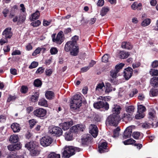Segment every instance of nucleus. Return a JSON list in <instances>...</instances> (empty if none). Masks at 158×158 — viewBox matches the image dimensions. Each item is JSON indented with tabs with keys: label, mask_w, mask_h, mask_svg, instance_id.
Segmentation results:
<instances>
[{
	"label": "nucleus",
	"mask_w": 158,
	"mask_h": 158,
	"mask_svg": "<svg viewBox=\"0 0 158 158\" xmlns=\"http://www.w3.org/2000/svg\"><path fill=\"white\" fill-rule=\"evenodd\" d=\"M84 126L82 124H77L73 126L70 129L71 131L73 132H76L78 131H83Z\"/></svg>",
	"instance_id": "15"
},
{
	"label": "nucleus",
	"mask_w": 158,
	"mask_h": 158,
	"mask_svg": "<svg viewBox=\"0 0 158 158\" xmlns=\"http://www.w3.org/2000/svg\"><path fill=\"white\" fill-rule=\"evenodd\" d=\"M95 108L99 109L104 108L106 110H107L109 108V105L107 102L103 101H100L94 104Z\"/></svg>",
	"instance_id": "7"
},
{
	"label": "nucleus",
	"mask_w": 158,
	"mask_h": 158,
	"mask_svg": "<svg viewBox=\"0 0 158 158\" xmlns=\"http://www.w3.org/2000/svg\"><path fill=\"white\" fill-rule=\"evenodd\" d=\"M138 93V90L136 89H132L131 92L129 94V96L130 97H133L135 95L137 94Z\"/></svg>",
	"instance_id": "50"
},
{
	"label": "nucleus",
	"mask_w": 158,
	"mask_h": 158,
	"mask_svg": "<svg viewBox=\"0 0 158 158\" xmlns=\"http://www.w3.org/2000/svg\"><path fill=\"white\" fill-rule=\"evenodd\" d=\"M11 28H7L3 31L2 35L3 38L5 39H10L12 35V33L11 31Z\"/></svg>",
	"instance_id": "13"
},
{
	"label": "nucleus",
	"mask_w": 158,
	"mask_h": 158,
	"mask_svg": "<svg viewBox=\"0 0 158 158\" xmlns=\"http://www.w3.org/2000/svg\"><path fill=\"white\" fill-rule=\"evenodd\" d=\"M152 66L154 68L158 67V60H155L153 61L152 64Z\"/></svg>",
	"instance_id": "64"
},
{
	"label": "nucleus",
	"mask_w": 158,
	"mask_h": 158,
	"mask_svg": "<svg viewBox=\"0 0 158 158\" xmlns=\"http://www.w3.org/2000/svg\"><path fill=\"white\" fill-rule=\"evenodd\" d=\"M79 52V48L78 46L75 45L74 47L70 51V54L73 56H77Z\"/></svg>",
	"instance_id": "20"
},
{
	"label": "nucleus",
	"mask_w": 158,
	"mask_h": 158,
	"mask_svg": "<svg viewBox=\"0 0 158 158\" xmlns=\"http://www.w3.org/2000/svg\"><path fill=\"white\" fill-rule=\"evenodd\" d=\"M42 50L45 51L46 50V49L44 48H38L33 53L32 55L33 56H36L37 54H39Z\"/></svg>",
	"instance_id": "35"
},
{
	"label": "nucleus",
	"mask_w": 158,
	"mask_h": 158,
	"mask_svg": "<svg viewBox=\"0 0 158 158\" xmlns=\"http://www.w3.org/2000/svg\"><path fill=\"white\" fill-rule=\"evenodd\" d=\"M47 111L44 109L40 108L34 110V114L39 118H41L44 117L46 114Z\"/></svg>",
	"instance_id": "8"
},
{
	"label": "nucleus",
	"mask_w": 158,
	"mask_h": 158,
	"mask_svg": "<svg viewBox=\"0 0 158 158\" xmlns=\"http://www.w3.org/2000/svg\"><path fill=\"white\" fill-rule=\"evenodd\" d=\"M47 158H60V155L59 154H56L55 152H52L48 155Z\"/></svg>",
	"instance_id": "37"
},
{
	"label": "nucleus",
	"mask_w": 158,
	"mask_h": 158,
	"mask_svg": "<svg viewBox=\"0 0 158 158\" xmlns=\"http://www.w3.org/2000/svg\"><path fill=\"white\" fill-rule=\"evenodd\" d=\"M135 142V141L132 139H130L123 141V143L125 145H129L134 143Z\"/></svg>",
	"instance_id": "42"
},
{
	"label": "nucleus",
	"mask_w": 158,
	"mask_h": 158,
	"mask_svg": "<svg viewBox=\"0 0 158 158\" xmlns=\"http://www.w3.org/2000/svg\"><path fill=\"white\" fill-rule=\"evenodd\" d=\"M52 139L48 136L43 137L40 139L41 145L44 147L50 145L52 143Z\"/></svg>",
	"instance_id": "6"
},
{
	"label": "nucleus",
	"mask_w": 158,
	"mask_h": 158,
	"mask_svg": "<svg viewBox=\"0 0 158 158\" xmlns=\"http://www.w3.org/2000/svg\"><path fill=\"white\" fill-rule=\"evenodd\" d=\"M40 22L39 20H37L34 22L31 23V25L34 27H37L40 24Z\"/></svg>",
	"instance_id": "58"
},
{
	"label": "nucleus",
	"mask_w": 158,
	"mask_h": 158,
	"mask_svg": "<svg viewBox=\"0 0 158 158\" xmlns=\"http://www.w3.org/2000/svg\"><path fill=\"white\" fill-rule=\"evenodd\" d=\"M124 65V64L123 63H120L118 64H117L115 66V69L118 70V72H119V70L122 69V68Z\"/></svg>",
	"instance_id": "54"
},
{
	"label": "nucleus",
	"mask_w": 158,
	"mask_h": 158,
	"mask_svg": "<svg viewBox=\"0 0 158 158\" xmlns=\"http://www.w3.org/2000/svg\"><path fill=\"white\" fill-rule=\"evenodd\" d=\"M20 90L22 93L25 94L27 92L28 88L26 86H22L21 87Z\"/></svg>",
	"instance_id": "60"
},
{
	"label": "nucleus",
	"mask_w": 158,
	"mask_h": 158,
	"mask_svg": "<svg viewBox=\"0 0 158 158\" xmlns=\"http://www.w3.org/2000/svg\"><path fill=\"white\" fill-rule=\"evenodd\" d=\"M92 137L90 134L84 135L81 138V143L82 144L86 145L90 143L92 139Z\"/></svg>",
	"instance_id": "12"
},
{
	"label": "nucleus",
	"mask_w": 158,
	"mask_h": 158,
	"mask_svg": "<svg viewBox=\"0 0 158 158\" xmlns=\"http://www.w3.org/2000/svg\"><path fill=\"white\" fill-rule=\"evenodd\" d=\"M150 94L152 96H156L158 95V92L156 89L151 90L150 91Z\"/></svg>",
	"instance_id": "59"
},
{
	"label": "nucleus",
	"mask_w": 158,
	"mask_h": 158,
	"mask_svg": "<svg viewBox=\"0 0 158 158\" xmlns=\"http://www.w3.org/2000/svg\"><path fill=\"white\" fill-rule=\"evenodd\" d=\"M135 127L134 126H131L127 128L124 132L123 137L124 139H126L131 137L132 129L134 128Z\"/></svg>",
	"instance_id": "10"
},
{
	"label": "nucleus",
	"mask_w": 158,
	"mask_h": 158,
	"mask_svg": "<svg viewBox=\"0 0 158 158\" xmlns=\"http://www.w3.org/2000/svg\"><path fill=\"white\" fill-rule=\"evenodd\" d=\"M152 86L157 87H158V77H154L151 78L150 80Z\"/></svg>",
	"instance_id": "23"
},
{
	"label": "nucleus",
	"mask_w": 158,
	"mask_h": 158,
	"mask_svg": "<svg viewBox=\"0 0 158 158\" xmlns=\"http://www.w3.org/2000/svg\"><path fill=\"white\" fill-rule=\"evenodd\" d=\"M122 47L123 48L128 49H131L132 48V45L130 43L126 42H124L122 43Z\"/></svg>",
	"instance_id": "27"
},
{
	"label": "nucleus",
	"mask_w": 158,
	"mask_h": 158,
	"mask_svg": "<svg viewBox=\"0 0 158 158\" xmlns=\"http://www.w3.org/2000/svg\"><path fill=\"white\" fill-rule=\"evenodd\" d=\"M75 45V42L69 41L65 45V50L67 52L70 51Z\"/></svg>",
	"instance_id": "14"
},
{
	"label": "nucleus",
	"mask_w": 158,
	"mask_h": 158,
	"mask_svg": "<svg viewBox=\"0 0 158 158\" xmlns=\"http://www.w3.org/2000/svg\"><path fill=\"white\" fill-rule=\"evenodd\" d=\"M142 5L141 3H139L136 2H134L131 6V8L133 10L138 9V10H140L141 9Z\"/></svg>",
	"instance_id": "24"
},
{
	"label": "nucleus",
	"mask_w": 158,
	"mask_h": 158,
	"mask_svg": "<svg viewBox=\"0 0 158 158\" xmlns=\"http://www.w3.org/2000/svg\"><path fill=\"white\" fill-rule=\"evenodd\" d=\"M145 107L142 105H140L138 106V113H143L145 111Z\"/></svg>",
	"instance_id": "44"
},
{
	"label": "nucleus",
	"mask_w": 158,
	"mask_h": 158,
	"mask_svg": "<svg viewBox=\"0 0 158 158\" xmlns=\"http://www.w3.org/2000/svg\"><path fill=\"white\" fill-rule=\"evenodd\" d=\"M34 85L37 87H40L42 85L41 81L39 79H37L34 81Z\"/></svg>",
	"instance_id": "48"
},
{
	"label": "nucleus",
	"mask_w": 158,
	"mask_h": 158,
	"mask_svg": "<svg viewBox=\"0 0 158 158\" xmlns=\"http://www.w3.org/2000/svg\"><path fill=\"white\" fill-rule=\"evenodd\" d=\"M38 65L37 62L35 61L33 62L29 66V68L30 69H32L36 68Z\"/></svg>",
	"instance_id": "51"
},
{
	"label": "nucleus",
	"mask_w": 158,
	"mask_h": 158,
	"mask_svg": "<svg viewBox=\"0 0 158 158\" xmlns=\"http://www.w3.org/2000/svg\"><path fill=\"white\" fill-rule=\"evenodd\" d=\"M19 140L18 135H11L9 141L12 143H16L18 142Z\"/></svg>",
	"instance_id": "30"
},
{
	"label": "nucleus",
	"mask_w": 158,
	"mask_h": 158,
	"mask_svg": "<svg viewBox=\"0 0 158 158\" xmlns=\"http://www.w3.org/2000/svg\"><path fill=\"white\" fill-rule=\"evenodd\" d=\"M107 143L106 142L102 143L98 147V151L100 153L107 152Z\"/></svg>",
	"instance_id": "17"
},
{
	"label": "nucleus",
	"mask_w": 158,
	"mask_h": 158,
	"mask_svg": "<svg viewBox=\"0 0 158 158\" xmlns=\"http://www.w3.org/2000/svg\"><path fill=\"white\" fill-rule=\"evenodd\" d=\"M56 34H54L52 36V40L57 44H60L64 40V35L62 31H60L55 37Z\"/></svg>",
	"instance_id": "3"
},
{
	"label": "nucleus",
	"mask_w": 158,
	"mask_h": 158,
	"mask_svg": "<svg viewBox=\"0 0 158 158\" xmlns=\"http://www.w3.org/2000/svg\"><path fill=\"white\" fill-rule=\"evenodd\" d=\"M151 22V20L150 19H146L142 22L141 25L143 27H146L149 25Z\"/></svg>",
	"instance_id": "40"
},
{
	"label": "nucleus",
	"mask_w": 158,
	"mask_h": 158,
	"mask_svg": "<svg viewBox=\"0 0 158 158\" xmlns=\"http://www.w3.org/2000/svg\"><path fill=\"white\" fill-rule=\"evenodd\" d=\"M118 73V70H115V69L113 70H112L110 71V76L113 78H115L117 76V74Z\"/></svg>",
	"instance_id": "43"
},
{
	"label": "nucleus",
	"mask_w": 158,
	"mask_h": 158,
	"mask_svg": "<svg viewBox=\"0 0 158 158\" xmlns=\"http://www.w3.org/2000/svg\"><path fill=\"white\" fill-rule=\"evenodd\" d=\"M8 149L11 151L19 150L20 148V147L17 144L9 145L8 146Z\"/></svg>",
	"instance_id": "25"
},
{
	"label": "nucleus",
	"mask_w": 158,
	"mask_h": 158,
	"mask_svg": "<svg viewBox=\"0 0 158 158\" xmlns=\"http://www.w3.org/2000/svg\"><path fill=\"white\" fill-rule=\"evenodd\" d=\"M144 114L143 113H138V114L135 116V118L136 119H140L143 118Z\"/></svg>",
	"instance_id": "57"
},
{
	"label": "nucleus",
	"mask_w": 158,
	"mask_h": 158,
	"mask_svg": "<svg viewBox=\"0 0 158 158\" xmlns=\"http://www.w3.org/2000/svg\"><path fill=\"white\" fill-rule=\"evenodd\" d=\"M133 73V69L130 67L126 69L124 71V77L125 79L127 80H128L132 76Z\"/></svg>",
	"instance_id": "9"
},
{
	"label": "nucleus",
	"mask_w": 158,
	"mask_h": 158,
	"mask_svg": "<svg viewBox=\"0 0 158 158\" xmlns=\"http://www.w3.org/2000/svg\"><path fill=\"white\" fill-rule=\"evenodd\" d=\"M121 109V107L117 105H114L113 106L112 111L113 112V114L117 115L119 114L120 110Z\"/></svg>",
	"instance_id": "21"
},
{
	"label": "nucleus",
	"mask_w": 158,
	"mask_h": 158,
	"mask_svg": "<svg viewBox=\"0 0 158 158\" xmlns=\"http://www.w3.org/2000/svg\"><path fill=\"white\" fill-rule=\"evenodd\" d=\"M82 97L80 94H77L71 98L70 100V107L71 110L79 108L82 104Z\"/></svg>",
	"instance_id": "1"
},
{
	"label": "nucleus",
	"mask_w": 158,
	"mask_h": 158,
	"mask_svg": "<svg viewBox=\"0 0 158 158\" xmlns=\"http://www.w3.org/2000/svg\"><path fill=\"white\" fill-rule=\"evenodd\" d=\"M115 89L112 87L110 84L109 83H106V89L105 92L106 93H108L112 91L113 90L114 91Z\"/></svg>",
	"instance_id": "22"
},
{
	"label": "nucleus",
	"mask_w": 158,
	"mask_h": 158,
	"mask_svg": "<svg viewBox=\"0 0 158 158\" xmlns=\"http://www.w3.org/2000/svg\"><path fill=\"white\" fill-rule=\"evenodd\" d=\"M119 120V118L118 115L112 114L108 117L107 121L111 125L116 126L118 124Z\"/></svg>",
	"instance_id": "4"
},
{
	"label": "nucleus",
	"mask_w": 158,
	"mask_h": 158,
	"mask_svg": "<svg viewBox=\"0 0 158 158\" xmlns=\"http://www.w3.org/2000/svg\"><path fill=\"white\" fill-rule=\"evenodd\" d=\"M29 123L30 126L32 127L33 126L35 125L36 123V122L35 120L34 119H32L29 120Z\"/></svg>",
	"instance_id": "61"
},
{
	"label": "nucleus",
	"mask_w": 158,
	"mask_h": 158,
	"mask_svg": "<svg viewBox=\"0 0 158 158\" xmlns=\"http://www.w3.org/2000/svg\"><path fill=\"white\" fill-rule=\"evenodd\" d=\"M73 133L71 131L67 132L65 134V139L66 140L68 141L72 140L73 139Z\"/></svg>",
	"instance_id": "28"
},
{
	"label": "nucleus",
	"mask_w": 158,
	"mask_h": 158,
	"mask_svg": "<svg viewBox=\"0 0 158 158\" xmlns=\"http://www.w3.org/2000/svg\"><path fill=\"white\" fill-rule=\"evenodd\" d=\"M19 24L23 23L25 20L26 16L23 14H21L18 16Z\"/></svg>",
	"instance_id": "36"
},
{
	"label": "nucleus",
	"mask_w": 158,
	"mask_h": 158,
	"mask_svg": "<svg viewBox=\"0 0 158 158\" xmlns=\"http://www.w3.org/2000/svg\"><path fill=\"white\" fill-rule=\"evenodd\" d=\"M45 96L46 98L48 99H53L54 97V93L52 91H48L45 93Z\"/></svg>",
	"instance_id": "32"
},
{
	"label": "nucleus",
	"mask_w": 158,
	"mask_h": 158,
	"mask_svg": "<svg viewBox=\"0 0 158 158\" xmlns=\"http://www.w3.org/2000/svg\"><path fill=\"white\" fill-rule=\"evenodd\" d=\"M104 3V0H99L97 3V5L99 6H102Z\"/></svg>",
	"instance_id": "63"
},
{
	"label": "nucleus",
	"mask_w": 158,
	"mask_h": 158,
	"mask_svg": "<svg viewBox=\"0 0 158 158\" xmlns=\"http://www.w3.org/2000/svg\"><path fill=\"white\" fill-rule=\"evenodd\" d=\"M40 15V13L39 11L37 10L35 13H33L30 18L31 21H34L38 19Z\"/></svg>",
	"instance_id": "29"
},
{
	"label": "nucleus",
	"mask_w": 158,
	"mask_h": 158,
	"mask_svg": "<svg viewBox=\"0 0 158 158\" xmlns=\"http://www.w3.org/2000/svg\"><path fill=\"white\" fill-rule=\"evenodd\" d=\"M140 63L139 62H136L133 64L132 67L133 69H135L140 66Z\"/></svg>",
	"instance_id": "62"
},
{
	"label": "nucleus",
	"mask_w": 158,
	"mask_h": 158,
	"mask_svg": "<svg viewBox=\"0 0 158 158\" xmlns=\"http://www.w3.org/2000/svg\"><path fill=\"white\" fill-rule=\"evenodd\" d=\"M48 132L53 136L56 135L59 136L62 134V131L61 128L59 127L51 126L49 128Z\"/></svg>",
	"instance_id": "5"
},
{
	"label": "nucleus",
	"mask_w": 158,
	"mask_h": 158,
	"mask_svg": "<svg viewBox=\"0 0 158 158\" xmlns=\"http://www.w3.org/2000/svg\"><path fill=\"white\" fill-rule=\"evenodd\" d=\"M125 109L127 112L131 113L134 112L135 108L133 106H131L126 107Z\"/></svg>",
	"instance_id": "41"
},
{
	"label": "nucleus",
	"mask_w": 158,
	"mask_h": 158,
	"mask_svg": "<svg viewBox=\"0 0 158 158\" xmlns=\"http://www.w3.org/2000/svg\"><path fill=\"white\" fill-rule=\"evenodd\" d=\"M109 57V56L107 54H105L102 57V61L103 62H106L108 61V60Z\"/></svg>",
	"instance_id": "56"
},
{
	"label": "nucleus",
	"mask_w": 158,
	"mask_h": 158,
	"mask_svg": "<svg viewBox=\"0 0 158 158\" xmlns=\"http://www.w3.org/2000/svg\"><path fill=\"white\" fill-rule=\"evenodd\" d=\"M81 149L78 148H74L72 146L65 147L63 153V157L69 158L75 154V152H79Z\"/></svg>",
	"instance_id": "2"
},
{
	"label": "nucleus",
	"mask_w": 158,
	"mask_h": 158,
	"mask_svg": "<svg viewBox=\"0 0 158 158\" xmlns=\"http://www.w3.org/2000/svg\"><path fill=\"white\" fill-rule=\"evenodd\" d=\"M150 73L152 76H158V70L151 69L149 72Z\"/></svg>",
	"instance_id": "47"
},
{
	"label": "nucleus",
	"mask_w": 158,
	"mask_h": 158,
	"mask_svg": "<svg viewBox=\"0 0 158 158\" xmlns=\"http://www.w3.org/2000/svg\"><path fill=\"white\" fill-rule=\"evenodd\" d=\"M30 151L31 152V155L33 156L37 155L39 153V151L38 150H36L35 149V148H34V149L31 150Z\"/></svg>",
	"instance_id": "53"
},
{
	"label": "nucleus",
	"mask_w": 158,
	"mask_h": 158,
	"mask_svg": "<svg viewBox=\"0 0 158 158\" xmlns=\"http://www.w3.org/2000/svg\"><path fill=\"white\" fill-rule=\"evenodd\" d=\"M140 135V134L139 132L135 131L133 133L132 136L134 139H139Z\"/></svg>",
	"instance_id": "55"
},
{
	"label": "nucleus",
	"mask_w": 158,
	"mask_h": 158,
	"mask_svg": "<svg viewBox=\"0 0 158 158\" xmlns=\"http://www.w3.org/2000/svg\"><path fill=\"white\" fill-rule=\"evenodd\" d=\"M39 94L38 92H35L30 98L31 100L33 102H36L38 100Z\"/></svg>",
	"instance_id": "33"
},
{
	"label": "nucleus",
	"mask_w": 158,
	"mask_h": 158,
	"mask_svg": "<svg viewBox=\"0 0 158 158\" xmlns=\"http://www.w3.org/2000/svg\"><path fill=\"white\" fill-rule=\"evenodd\" d=\"M156 115V112L153 110L150 111L148 113L149 118H155Z\"/></svg>",
	"instance_id": "52"
},
{
	"label": "nucleus",
	"mask_w": 158,
	"mask_h": 158,
	"mask_svg": "<svg viewBox=\"0 0 158 158\" xmlns=\"http://www.w3.org/2000/svg\"><path fill=\"white\" fill-rule=\"evenodd\" d=\"M11 128L15 133L18 132L20 130L19 125L17 123H14L11 125Z\"/></svg>",
	"instance_id": "19"
},
{
	"label": "nucleus",
	"mask_w": 158,
	"mask_h": 158,
	"mask_svg": "<svg viewBox=\"0 0 158 158\" xmlns=\"http://www.w3.org/2000/svg\"><path fill=\"white\" fill-rule=\"evenodd\" d=\"M109 10V9L108 7H104L101 10L100 15L102 16H104L106 14Z\"/></svg>",
	"instance_id": "38"
},
{
	"label": "nucleus",
	"mask_w": 158,
	"mask_h": 158,
	"mask_svg": "<svg viewBox=\"0 0 158 158\" xmlns=\"http://www.w3.org/2000/svg\"><path fill=\"white\" fill-rule=\"evenodd\" d=\"M25 147L27 148V149L29 151L31 150L34 149L35 147V145L32 142H30L28 143H26L25 145Z\"/></svg>",
	"instance_id": "34"
},
{
	"label": "nucleus",
	"mask_w": 158,
	"mask_h": 158,
	"mask_svg": "<svg viewBox=\"0 0 158 158\" xmlns=\"http://www.w3.org/2000/svg\"><path fill=\"white\" fill-rule=\"evenodd\" d=\"M89 129V133L94 138L96 137L98 133V128L97 126L94 124H91Z\"/></svg>",
	"instance_id": "11"
},
{
	"label": "nucleus",
	"mask_w": 158,
	"mask_h": 158,
	"mask_svg": "<svg viewBox=\"0 0 158 158\" xmlns=\"http://www.w3.org/2000/svg\"><path fill=\"white\" fill-rule=\"evenodd\" d=\"M7 158H24V157L23 156H16L15 154L11 153L7 156Z\"/></svg>",
	"instance_id": "49"
},
{
	"label": "nucleus",
	"mask_w": 158,
	"mask_h": 158,
	"mask_svg": "<svg viewBox=\"0 0 158 158\" xmlns=\"http://www.w3.org/2000/svg\"><path fill=\"white\" fill-rule=\"evenodd\" d=\"M73 124V121L70 120L69 121L64 122L62 123L61 124V126L63 130H66L68 129Z\"/></svg>",
	"instance_id": "16"
},
{
	"label": "nucleus",
	"mask_w": 158,
	"mask_h": 158,
	"mask_svg": "<svg viewBox=\"0 0 158 158\" xmlns=\"http://www.w3.org/2000/svg\"><path fill=\"white\" fill-rule=\"evenodd\" d=\"M129 55V53L125 51L120 52L119 54V57L121 59L126 58Z\"/></svg>",
	"instance_id": "31"
},
{
	"label": "nucleus",
	"mask_w": 158,
	"mask_h": 158,
	"mask_svg": "<svg viewBox=\"0 0 158 158\" xmlns=\"http://www.w3.org/2000/svg\"><path fill=\"white\" fill-rule=\"evenodd\" d=\"M131 115L128 113H124L122 116L123 120L127 122V121H130L132 119Z\"/></svg>",
	"instance_id": "26"
},
{
	"label": "nucleus",
	"mask_w": 158,
	"mask_h": 158,
	"mask_svg": "<svg viewBox=\"0 0 158 158\" xmlns=\"http://www.w3.org/2000/svg\"><path fill=\"white\" fill-rule=\"evenodd\" d=\"M120 130V128L117 127L116 129H114L113 131L114 135L113 137L114 138L118 137L119 134V131Z\"/></svg>",
	"instance_id": "45"
},
{
	"label": "nucleus",
	"mask_w": 158,
	"mask_h": 158,
	"mask_svg": "<svg viewBox=\"0 0 158 158\" xmlns=\"http://www.w3.org/2000/svg\"><path fill=\"white\" fill-rule=\"evenodd\" d=\"M38 105L40 106L47 107L48 106L47 102L45 99H41L38 102Z\"/></svg>",
	"instance_id": "39"
},
{
	"label": "nucleus",
	"mask_w": 158,
	"mask_h": 158,
	"mask_svg": "<svg viewBox=\"0 0 158 158\" xmlns=\"http://www.w3.org/2000/svg\"><path fill=\"white\" fill-rule=\"evenodd\" d=\"M105 86L103 82L99 83L97 85L95 88V91L97 92L102 93Z\"/></svg>",
	"instance_id": "18"
},
{
	"label": "nucleus",
	"mask_w": 158,
	"mask_h": 158,
	"mask_svg": "<svg viewBox=\"0 0 158 158\" xmlns=\"http://www.w3.org/2000/svg\"><path fill=\"white\" fill-rule=\"evenodd\" d=\"M50 52L51 55H54L57 54L58 50L56 48L52 47L51 48Z\"/></svg>",
	"instance_id": "46"
}]
</instances>
